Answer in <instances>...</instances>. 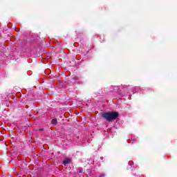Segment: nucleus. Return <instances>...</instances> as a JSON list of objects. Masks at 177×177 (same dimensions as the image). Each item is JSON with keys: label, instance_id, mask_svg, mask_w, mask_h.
Here are the masks:
<instances>
[{"label": "nucleus", "instance_id": "obj_3", "mask_svg": "<svg viewBox=\"0 0 177 177\" xmlns=\"http://www.w3.org/2000/svg\"><path fill=\"white\" fill-rule=\"evenodd\" d=\"M51 124L56 125V124H57V119H53L51 121Z\"/></svg>", "mask_w": 177, "mask_h": 177}, {"label": "nucleus", "instance_id": "obj_2", "mask_svg": "<svg viewBox=\"0 0 177 177\" xmlns=\"http://www.w3.org/2000/svg\"><path fill=\"white\" fill-rule=\"evenodd\" d=\"M70 161H71V160L70 158H66L64 160V165H67V164H70Z\"/></svg>", "mask_w": 177, "mask_h": 177}, {"label": "nucleus", "instance_id": "obj_4", "mask_svg": "<svg viewBox=\"0 0 177 177\" xmlns=\"http://www.w3.org/2000/svg\"><path fill=\"white\" fill-rule=\"evenodd\" d=\"M39 131H42V129H40Z\"/></svg>", "mask_w": 177, "mask_h": 177}, {"label": "nucleus", "instance_id": "obj_1", "mask_svg": "<svg viewBox=\"0 0 177 177\" xmlns=\"http://www.w3.org/2000/svg\"><path fill=\"white\" fill-rule=\"evenodd\" d=\"M102 117L107 121H111L115 120L118 117V113L117 112H109L102 114Z\"/></svg>", "mask_w": 177, "mask_h": 177}]
</instances>
